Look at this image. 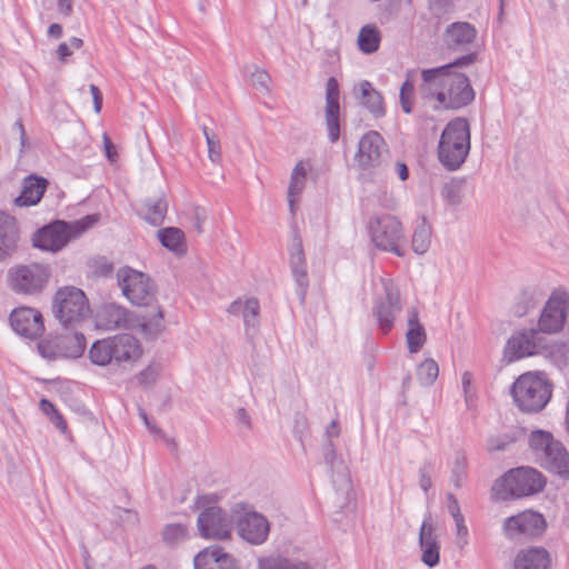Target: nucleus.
Returning a JSON list of instances; mask_svg holds the SVG:
<instances>
[{
	"instance_id": "obj_1",
	"label": "nucleus",
	"mask_w": 569,
	"mask_h": 569,
	"mask_svg": "<svg viewBox=\"0 0 569 569\" xmlns=\"http://www.w3.org/2000/svg\"><path fill=\"white\" fill-rule=\"evenodd\" d=\"M477 53L471 52L453 62L421 71L420 93L423 99L436 101L435 109H460L475 99L469 78L455 70L475 63Z\"/></svg>"
},
{
	"instance_id": "obj_2",
	"label": "nucleus",
	"mask_w": 569,
	"mask_h": 569,
	"mask_svg": "<svg viewBox=\"0 0 569 569\" xmlns=\"http://www.w3.org/2000/svg\"><path fill=\"white\" fill-rule=\"evenodd\" d=\"M470 151V127L465 118L451 120L441 133L438 157L448 170L459 169Z\"/></svg>"
},
{
	"instance_id": "obj_3",
	"label": "nucleus",
	"mask_w": 569,
	"mask_h": 569,
	"mask_svg": "<svg viewBox=\"0 0 569 569\" xmlns=\"http://www.w3.org/2000/svg\"><path fill=\"white\" fill-rule=\"evenodd\" d=\"M551 383L545 372L529 371L521 375L512 385L511 395L523 412L542 410L551 398Z\"/></svg>"
},
{
	"instance_id": "obj_4",
	"label": "nucleus",
	"mask_w": 569,
	"mask_h": 569,
	"mask_svg": "<svg viewBox=\"0 0 569 569\" xmlns=\"http://www.w3.org/2000/svg\"><path fill=\"white\" fill-rule=\"evenodd\" d=\"M543 476L531 467H519L496 480L492 492L498 500H509L536 495L543 490Z\"/></svg>"
},
{
	"instance_id": "obj_5",
	"label": "nucleus",
	"mask_w": 569,
	"mask_h": 569,
	"mask_svg": "<svg viewBox=\"0 0 569 569\" xmlns=\"http://www.w3.org/2000/svg\"><path fill=\"white\" fill-rule=\"evenodd\" d=\"M161 319V311L158 312L157 320L147 322L144 318L136 316L121 306L107 303L101 306L96 315V327L102 330H137L146 338H151L159 332Z\"/></svg>"
},
{
	"instance_id": "obj_6",
	"label": "nucleus",
	"mask_w": 569,
	"mask_h": 569,
	"mask_svg": "<svg viewBox=\"0 0 569 569\" xmlns=\"http://www.w3.org/2000/svg\"><path fill=\"white\" fill-rule=\"evenodd\" d=\"M97 221V214H89L73 222L57 221L43 227L34 233L32 238L33 246L44 251L58 252L64 248L71 239L80 237L89 228L94 226Z\"/></svg>"
},
{
	"instance_id": "obj_7",
	"label": "nucleus",
	"mask_w": 569,
	"mask_h": 569,
	"mask_svg": "<svg viewBox=\"0 0 569 569\" xmlns=\"http://www.w3.org/2000/svg\"><path fill=\"white\" fill-rule=\"evenodd\" d=\"M368 231L375 247L379 250L403 257L406 236L402 223L391 214L375 216L369 220Z\"/></svg>"
},
{
	"instance_id": "obj_8",
	"label": "nucleus",
	"mask_w": 569,
	"mask_h": 569,
	"mask_svg": "<svg viewBox=\"0 0 569 569\" xmlns=\"http://www.w3.org/2000/svg\"><path fill=\"white\" fill-rule=\"evenodd\" d=\"M322 457L331 473L335 486L333 506L338 508L339 512L352 508L353 489L349 470L343 460L338 456L331 440H327L323 445Z\"/></svg>"
},
{
	"instance_id": "obj_9",
	"label": "nucleus",
	"mask_w": 569,
	"mask_h": 569,
	"mask_svg": "<svg viewBox=\"0 0 569 569\" xmlns=\"http://www.w3.org/2000/svg\"><path fill=\"white\" fill-rule=\"evenodd\" d=\"M122 295L136 306H150L156 299V287L149 276L130 267L117 271Z\"/></svg>"
},
{
	"instance_id": "obj_10",
	"label": "nucleus",
	"mask_w": 569,
	"mask_h": 569,
	"mask_svg": "<svg viewBox=\"0 0 569 569\" xmlns=\"http://www.w3.org/2000/svg\"><path fill=\"white\" fill-rule=\"evenodd\" d=\"M50 269L42 263L17 264L9 269L8 281L17 293L36 295L44 288Z\"/></svg>"
},
{
	"instance_id": "obj_11",
	"label": "nucleus",
	"mask_w": 569,
	"mask_h": 569,
	"mask_svg": "<svg viewBox=\"0 0 569 569\" xmlns=\"http://www.w3.org/2000/svg\"><path fill=\"white\" fill-rule=\"evenodd\" d=\"M53 312L63 325L84 319L89 312V305L83 291L76 287L59 289L53 299Z\"/></svg>"
},
{
	"instance_id": "obj_12",
	"label": "nucleus",
	"mask_w": 569,
	"mask_h": 569,
	"mask_svg": "<svg viewBox=\"0 0 569 569\" xmlns=\"http://www.w3.org/2000/svg\"><path fill=\"white\" fill-rule=\"evenodd\" d=\"M568 310V291L562 288L553 290L541 310L538 331L548 335L560 332L567 322Z\"/></svg>"
},
{
	"instance_id": "obj_13",
	"label": "nucleus",
	"mask_w": 569,
	"mask_h": 569,
	"mask_svg": "<svg viewBox=\"0 0 569 569\" xmlns=\"http://www.w3.org/2000/svg\"><path fill=\"white\" fill-rule=\"evenodd\" d=\"M389 158L383 138L377 131L367 132L358 143L356 161L363 171L380 169Z\"/></svg>"
},
{
	"instance_id": "obj_14",
	"label": "nucleus",
	"mask_w": 569,
	"mask_h": 569,
	"mask_svg": "<svg viewBox=\"0 0 569 569\" xmlns=\"http://www.w3.org/2000/svg\"><path fill=\"white\" fill-rule=\"evenodd\" d=\"M197 525L203 538L227 540L231 537L232 521L220 507L211 506L201 511Z\"/></svg>"
},
{
	"instance_id": "obj_15",
	"label": "nucleus",
	"mask_w": 569,
	"mask_h": 569,
	"mask_svg": "<svg viewBox=\"0 0 569 569\" xmlns=\"http://www.w3.org/2000/svg\"><path fill=\"white\" fill-rule=\"evenodd\" d=\"M546 520L542 515L528 510L516 516L508 517L502 526L505 536L509 539L523 537H538L546 529Z\"/></svg>"
},
{
	"instance_id": "obj_16",
	"label": "nucleus",
	"mask_w": 569,
	"mask_h": 569,
	"mask_svg": "<svg viewBox=\"0 0 569 569\" xmlns=\"http://www.w3.org/2000/svg\"><path fill=\"white\" fill-rule=\"evenodd\" d=\"M239 536L250 545L263 543L270 531L268 519L254 510H244L237 519Z\"/></svg>"
},
{
	"instance_id": "obj_17",
	"label": "nucleus",
	"mask_w": 569,
	"mask_h": 569,
	"mask_svg": "<svg viewBox=\"0 0 569 569\" xmlns=\"http://www.w3.org/2000/svg\"><path fill=\"white\" fill-rule=\"evenodd\" d=\"M9 320L12 330L26 339L34 340L44 330L42 315L34 308H16L11 311Z\"/></svg>"
},
{
	"instance_id": "obj_18",
	"label": "nucleus",
	"mask_w": 569,
	"mask_h": 569,
	"mask_svg": "<svg viewBox=\"0 0 569 569\" xmlns=\"http://www.w3.org/2000/svg\"><path fill=\"white\" fill-rule=\"evenodd\" d=\"M385 297L379 299L373 313L383 332H389L395 323L396 315L401 310L399 290L390 280L382 281Z\"/></svg>"
},
{
	"instance_id": "obj_19",
	"label": "nucleus",
	"mask_w": 569,
	"mask_h": 569,
	"mask_svg": "<svg viewBox=\"0 0 569 569\" xmlns=\"http://www.w3.org/2000/svg\"><path fill=\"white\" fill-rule=\"evenodd\" d=\"M419 547L421 561L429 568L436 567L440 561V541L437 533V523L430 513L426 515L419 530Z\"/></svg>"
},
{
	"instance_id": "obj_20",
	"label": "nucleus",
	"mask_w": 569,
	"mask_h": 569,
	"mask_svg": "<svg viewBox=\"0 0 569 569\" xmlns=\"http://www.w3.org/2000/svg\"><path fill=\"white\" fill-rule=\"evenodd\" d=\"M289 262L293 279L297 283V296L300 303L303 305L309 287L306 258L302 247V240L298 233L292 238L289 249Z\"/></svg>"
},
{
	"instance_id": "obj_21",
	"label": "nucleus",
	"mask_w": 569,
	"mask_h": 569,
	"mask_svg": "<svg viewBox=\"0 0 569 569\" xmlns=\"http://www.w3.org/2000/svg\"><path fill=\"white\" fill-rule=\"evenodd\" d=\"M538 329H529L512 336L507 343L506 352L510 359H520L538 353L545 346Z\"/></svg>"
},
{
	"instance_id": "obj_22",
	"label": "nucleus",
	"mask_w": 569,
	"mask_h": 569,
	"mask_svg": "<svg viewBox=\"0 0 569 569\" xmlns=\"http://www.w3.org/2000/svg\"><path fill=\"white\" fill-rule=\"evenodd\" d=\"M194 569H240L238 560L220 546H210L196 555Z\"/></svg>"
},
{
	"instance_id": "obj_23",
	"label": "nucleus",
	"mask_w": 569,
	"mask_h": 569,
	"mask_svg": "<svg viewBox=\"0 0 569 569\" xmlns=\"http://www.w3.org/2000/svg\"><path fill=\"white\" fill-rule=\"evenodd\" d=\"M326 126L331 142H336L340 136L339 123V84L336 78L330 77L326 83Z\"/></svg>"
},
{
	"instance_id": "obj_24",
	"label": "nucleus",
	"mask_w": 569,
	"mask_h": 569,
	"mask_svg": "<svg viewBox=\"0 0 569 569\" xmlns=\"http://www.w3.org/2000/svg\"><path fill=\"white\" fill-rule=\"evenodd\" d=\"M476 28L465 21L450 23L442 36L445 46L452 51H467L477 38Z\"/></svg>"
},
{
	"instance_id": "obj_25",
	"label": "nucleus",
	"mask_w": 569,
	"mask_h": 569,
	"mask_svg": "<svg viewBox=\"0 0 569 569\" xmlns=\"http://www.w3.org/2000/svg\"><path fill=\"white\" fill-rule=\"evenodd\" d=\"M20 236L13 217L0 212V262L11 258L18 250Z\"/></svg>"
},
{
	"instance_id": "obj_26",
	"label": "nucleus",
	"mask_w": 569,
	"mask_h": 569,
	"mask_svg": "<svg viewBox=\"0 0 569 569\" xmlns=\"http://www.w3.org/2000/svg\"><path fill=\"white\" fill-rule=\"evenodd\" d=\"M352 93L359 104L366 108L375 118L386 114L382 94L368 80H362L353 87Z\"/></svg>"
},
{
	"instance_id": "obj_27",
	"label": "nucleus",
	"mask_w": 569,
	"mask_h": 569,
	"mask_svg": "<svg viewBox=\"0 0 569 569\" xmlns=\"http://www.w3.org/2000/svg\"><path fill=\"white\" fill-rule=\"evenodd\" d=\"M112 361L117 363L138 360L142 355L139 341L127 333L111 337Z\"/></svg>"
},
{
	"instance_id": "obj_28",
	"label": "nucleus",
	"mask_w": 569,
	"mask_h": 569,
	"mask_svg": "<svg viewBox=\"0 0 569 569\" xmlns=\"http://www.w3.org/2000/svg\"><path fill=\"white\" fill-rule=\"evenodd\" d=\"M551 563L549 552L542 547H531L520 550L515 558V569H549Z\"/></svg>"
},
{
	"instance_id": "obj_29",
	"label": "nucleus",
	"mask_w": 569,
	"mask_h": 569,
	"mask_svg": "<svg viewBox=\"0 0 569 569\" xmlns=\"http://www.w3.org/2000/svg\"><path fill=\"white\" fill-rule=\"evenodd\" d=\"M167 202L160 196L147 197L142 199L136 211L144 221L152 226H160L167 213Z\"/></svg>"
},
{
	"instance_id": "obj_30",
	"label": "nucleus",
	"mask_w": 569,
	"mask_h": 569,
	"mask_svg": "<svg viewBox=\"0 0 569 569\" xmlns=\"http://www.w3.org/2000/svg\"><path fill=\"white\" fill-rule=\"evenodd\" d=\"M529 446L540 463L549 451H553L558 456L561 453V442L545 430L532 431L529 437Z\"/></svg>"
},
{
	"instance_id": "obj_31",
	"label": "nucleus",
	"mask_w": 569,
	"mask_h": 569,
	"mask_svg": "<svg viewBox=\"0 0 569 569\" xmlns=\"http://www.w3.org/2000/svg\"><path fill=\"white\" fill-rule=\"evenodd\" d=\"M46 187L47 180L43 178L34 176L26 178L21 194L14 199V203L19 207L37 204L41 200Z\"/></svg>"
},
{
	"instance_id": "obj_32",
	"label": "nucleus",
	"mask_w": 569,
	"mask_h": 569,
	"mask_svg": "<svg viewBox=\"0 0 569 569\" xmlns=\"http://www.w3.org/2000/svg\"><path fill=\"white\" fill-rule=\"evenodd\" d=\"M408 330L406 332L407 347L410 353H417L427 341V333L419 321V315L416 307L409 310Z\"/></svg>"
},
{
	"instance_id": "obj_33",
	"label": "nucleus",
	"mask_w": 569,
	"mask_h": 569,
	"mask_svg": "<svg viewBox=\"0 0 569 569\" xmlns=\"http://www.w3.org/2000/svg\"><path fill=\"white\" fill-rule=\"evenodd\" d=\"M308 169V163L302 160L297 162L292 169L288 187V203L292 214L295 213V206L300 200V196L306 187Z\"/></svg>"
},
{
	"instance_id": "obj_34",
	"label": "nucleus",
	"mask_w": 569,
	"mask_h": 569,
	"mask_svg": "<svg viewBox=\"0 0 569 569\" xmlns=\"http://www.w3.org/2000/svg\"><path fill=\"white\" fill-rule=\"evenodd\" d=\"M546 291L541 286L530 284L525 287L515 306V312L518 317H523L533 310L545 298Z\"/></svg>"
},
{
	"instance_id": "obj_35",
	"label": "nucleus",
	"mask_w": 569,
	"mask_h": 569,
	"mask_svg": "<svg viewBox=\"0 0 569 569\" xmlns=\"http://www.w3.org/2000/svg\"><path fill=\"white\" fill-rule=\"evenodd\" d=\"M381 33L375 24L363 26L358 34V47L361 52L370 54L379 49Z\"/></svg>"
},
{
	"instance_id": "obj_36",
	"label": "nucleus",
	"mask_w": 569,
	"mask_h": 569,
	"mask_svg": "<svg viewBox=\"0 0 569 569\" xmlns=\"http://www.w3.org/2000/svg\"><path fill=\"white\" fill-rule=\"evenodd\" d=\"M541 466L561 477H569V455L563 445L561 443V453L559 456L553 451H549L547 457L543 458Z\"/></svg>"
},
{
	"instance_id": "obj_37",
	"label": "nucleus",
	"mask_w": 569,
	"mask_h": 569,
	"mask_svg": "<svg viewBox=\"0 0 569 569\" xmlns=\"http://www.w3.org/2000/svg\"><path fill=\"white\" fill-rule=\"evenodd\" d=\"M431 243V227L423 217L416 226L411 239V248L417 254H423L428 251Z\"/></svg>"
},
{
	"instance_id": "obj_38",
	"label": "nucleus",
	"mask_w": 569,
	"mask_h": 569,
	"mask_svg": "<svg viewBox=\"0 0 569 569\" xmlns=\"http://www.w3.org/2000/svg\"><path fill=\"white\" fill-rule=\"evenodd\" d=\"M62 357H80L86 349V339L82 333L73 332L61 336Z\"/></svg>"
},
{
	"instance_id": "obj_39",
	"label": "nucleus",
	"mask_w": 569,
	"mask_h": 569,
	"mask_svg": "<svg viewBox=\"0 0 569 569\" xmlns=\"http://www.w3.org/2000/svg\"><path fill=\"white\" fill-rule=\"evenodd\" d=\"M111 338L96 341L89 351L91 361L98 366L112 362Z\"/></svg>"
},
{
	"instance_id": "obj_40",
	"label": "nucleus",
	"mask_w": 569,
	"mask_h": 569,
	"mask_svg": "<svg viewBox=\"0 0 569 569\" xmlns=\"http://www.w3.org/2000/svg\"><path fill=\"white\" fill-rule=\"evenodd\" d=\"M38 351L49 360L62 357L61 336H46L38 342Z\"/></svg>"
},
{
	"instance_id": "obj_41",
	"label": "nucleus",
	"mask_w": 569,
	"mask_h": 569,
	"mask_svg": "<svg viewBox=\"0 0 569 569\" xmlns=\"http://www.w3.org/2000/svg\"><path fill=\"white\" fill-rule=\"evenodd\" d=\"M416 375L421 386L430 387L439 376L438 363L433 359L428 358L417 367Z\"/></svg>"
},
{
	"instance_id": "obj_42",
	"label": "nucleus",
	"mask_w": 569,
	"mask_h": 569,
	"mask_svg": "<svg viewBox=\"0 0 569 569\" xmlns=\"http://www.w3.org/2000/svg\"><path fill=\"white\" fill-rule=\"evenodd\" d=\"M259 310L260 306L258 299L248 298L244 300L242 318L247 333L251 330L256 331L259 325Z\"/></svg>"
},
{
	"instance_id": "obj_43",
	"label": "nucleus",
	"mask_w": 569,
	"mask_h": 569,
	"mask_svg": "<svg viewBox=\"0 0 569 569\" xmlns=\"http://www.w3.org/2000/svg\"><path fill=\"white\" fill-rule=\"evenodd\" d=\"M465 180H451L442 188V197L450 206H458L462 201V187Z\"/></svg>"
},
{
	"instance_id": "obj_44",
	"label": "nucleus",
	"mask_w": 569,
	"mask_h": 569,
	"mask_svg": "<svg viewBox=\"0 0 569 569\" xmlns=\"http://www.w3.org/2000/svg\"><path fill=\"white\" fill-rule=\"evenodd\" d=\"M202 131L206 137L209 160L214 164H220L222 160V154L219 138L214 133H209L207 127H203Z\"/></svg>"
},
{
	"instance_id": "obj_45",
	"label": "nucleus",
	"mask_w": 569,
	"mask_h": 569,
	"mask_svg": "<svg viewBox=\"0 0 569 569\" xmlns=\"http://www.w3.org/2000/svg\"><path fill=\"white\" fill-rule=\"evenodd\" d=\"M261 569H312L308 563L302 561H292L286 558H276L267 560Z\"/></svg>"
},
{
	"instance_id": "obj_46",
	"label": "nucleus",
	"mask_w": 569,
	"mask_h": 569,
	"mask_svg": "<svg viewBox=\"0 0 569 569\" xmlns=\"http://www.w3.org/2000/svg\"><path fill=\"white\" fill-rule=\"evenodd\" d=\"M157 238L164 248L173 252L178 251V228L168 227L159 229Z\"/></svg>"
},
{
	"instance_id": "obj_47",
	"label": "nucleus",
	"mask_w": 569,
	"mask_h": 569,
	"mask_svg": "<svg viewBox=\"0 0 569 569\" xmlns=\"http://www.w3.org/2000/svg\"><path fill=\"white\" fill-rule=\"evenodd\" d=\"M184 217L190 220L197 233L200 234L203 232L202 223L207 219V211L204 208L200 206H191L190 208H186Z\"/></svg>"
},
{
	"instance_id": "obj_48",
	"label": "nucleus",
	"mask_w": 569,
	"mask_h": 569,
	"mask_svg": "<svg viewBox=\"0 0 569 569\" xmlns=\"http://www.w3.org/2000/svg\"><path fill=\"white\" fill-rule=\"evenodd\" d=\"M472 375L469 371H465L461 377L462 391L465 397V403L467 409H476V392L472 389Z\"/></svg>"
},
{
	"instance_id": "obj_49",
	"label": "nucleus",
	"mask_w": 569,
	"mask_h": 569,
	"mask_svg": "<svg viewBox=\"0 0 569 569\" xmlns=\"http://www.w3.org/2000/svg\"><path fill=\"white\" fill-rule=\"evenodd\" d=\"M467 460L463 453H457L452 467V482L459 488L467 475Z\"/></svg>"
},
{
	"instance_id": "obj_50",
	"label": "nucleus",
	"mask_w": 569,
	"mask_h": 569,
	"mask_svg": "<svg viewBox=\"0 0 569 569\" xmlns=\"http://www.w3.org/2000/svg\"><path fill=\"white\" fill-rule=\"evenodd\" d=\"M139 417L142 419L143 423L146 425V427L150 430L151 433H153L156 437L162 439L168 447H170L172 450L176 449V441L173 438H167L162 430L157 428L152 422L151 420L149 419L148 415L146 413V411L143 409H139Z\"/></svg>"
},
{
	"instance_id": "obj_51",
	"label": "nucleus",
	"mask_w": 569,
	"mask_h": 569,
	"mask_svg": "<svg viewBox=\"0 0 569 569\" xmlns=\"http://www.w3.org/2000/svg\"><path fill=\"white\" fill-rule=\"evenodd\" d=\"M112 515L116 521L120 525H137L138 523V515L131 509H124L121 507H114L112 510Z\"/></svg>"
},
{
	"instance_id": "obj_52",
	"label": "nucleus",
	"mask_w": 569,
	"mask_h": 569,
	"mask_svg": "<svg viewBox=\"0 0 569 569\" xmlns=\"http://www.w3.org/2000/svg\"><path fill=\"white\" fill-rule=\"evenodd\" d=\"M431 472L432 466L430 463H425L419 469V486L425 492H427L432 486Z\"/></svg>"
},
{
	"instance_id": "obj_53",
	"label": "nucleus",
	"mask_w": 569,
	"mask_h": 569,
	"mask_svg": "<svg viewBox=\"0 0 569 569\" xmlns=\"http://www.w3.org/2000/svg\"><path fill=\"white\" fill-rule=\"evenodd\" d=\"M456 523V533L458 537L457 545L462 549L468 543V528L465 523V518L453 519Z\"/></svg>"
},
{
	"instance_id": "obj_54",
	"label": "nucleus",
	"mask_w": 569,
	"mask_h": 569,
	"mask_svg": "<svg viewBox=\"0 0 569 569\" xmlns=\"http://www.w3.org/2000/svg\"><path fill=\"white\" fill-rule=\"evenodd\" d=\"M162 539L169 546H176L178 541V525H167L162 530Z\"/></svg>"
},
{
	"instance_id": "obj_55",
	"label": "nucleus",
	"mask_w": 569,
	"mask_h": 569,
	"mask_svg": "<svg viewBox=\"0 0 569 569\" xmlns=\"http://www.w3.org/2000/svg\"><path fill=\"white\" fill-rule=\"evenodd\" d=\"M251 81L254 86H258L264 90H268V83L270 81V77L267 73V71H264L262 69H257L251 74Z\"/></svg>"
},
{
	"instance_id": "obj_56",
	"label": "nucleus",
	"mask_w": 569,
	"mask_h": 569,
	"mask_svg": "<svg viewBox=\"0 0 569 569\" xmlns=\"http://www.w3.org/2000/svg\"><path fill=\"white\" fill-rule=\"evenodd\" d=\"M102 142H103V148H104L107 159L111 163H114L117 161L118 153H117L114 144L112 143L111 139L109 138V136L106 132L102 134Z\"/></svg>"
},
{
	"instance_id": "obj_57",
	"label": "nucleus",
	"mask_w": 569,
	"mask_h": 569,
	"mask_svg": "<svg viewBox=\"0 0 569 569\" xmlns=\"http://www.w3.org/2000/svg\"><path fill=\"white\" fill-rule=\"evenodd\" d=\"M447 501H448V505H447L448 511L452 516L453 519L463 517V515L460 511L459 502L452 493H447Z\"/></svg>"
},
{
	"instance_id": "obj_58",
	"label": "nucleus",
	"mask_w": 569,
	"mask_h": 569,
	"mask_svg": "<svg viewBox=\"0 0 569 569\" xmlns=\"http://www.w3.org/2000/svg\"><path fill=\"white\" fill-rule=\"evenodd\" d=\"M234 417L239 426L243 427L247 430L251 428V418L244 408L237 409Z\"/></svg>"
},
{
	"instance_id": "obj_59",
	"label": "nucleus",
	"mask_w": 569,
	"mask_h": 569,
	"mask_svg": "<svg viewBox=\"0 0 569 569\" xmlns=\"http://www.w3.org/2000/svg\"><path fill=\"white\" fill-rule=\"evenodd\" d=\"M89 90L92 94L94 112L100 113L102 107V94L96 84H90Z\"/></svg>"
},
{
	"instance_id": "obj_60",
	"label": "nucleus",
	"mask_w": 569,
	"mask_h": 569,
	"mask_svg": "<svg viewBox=\"0 0 569 569\" xmlns=\"http://www.w3.org/2000/svg\"><path fill=\"white\" fill-rule=\"evenodd\" d=\"M156 380V371L149 367L144 369L138 377L140 385H150Z\"/></svg>"
},
{
	"instance_id": "obj_61",
	"label": "nucleus",
	"mask_w": 569,
	"mask_h": 569,
	"mask_svg": "<svg viewBox=\"0 0 569 569\" xmlns=\"http://www.w3.org/2000/svg\"><path fill=\"white\" fill-rule=\"evenodd\" d=\"M74 0H58L57 7L58 11L64 16L69 17L72 13V4Z\"/></svg>"
},
{
	"instance_id": "obj_62",
	"label": "nucleus",
	"mask_w": 569,
	"mask_h": 569,
	"mask_svg": "<svg viewBox=\"0 0 569 569\" xmlns=\"http://www.w3.org/2000/svg\"><path fill=\"white\" fill-rule=\"evenodd\" d=\"M40 409L49 418H51L56 413H58V410L56 409V407L49 400H47V399H41V401H40Z\"/></svg>"
},
{
	"instance_id": "obj_63",
	"label": "nucleus",
	"mask_w": 569,
	"mask_h": 569,
	"mask_svg": "<svg viewBox=\"0 0 569 569\" xmlns=\"http://www.w3.org/2000/svg\"><path fill=\"white\" fill-rule=\"evenodd\" d=\"M429 6L432 10L442 12L450 7V0H429Z\"/></svg>"
},
{
	"instance_id": "obj_64",
	"label": "nucleus",
	"mask_w": 569,
	"mask_h": 569,
	"mask_svg": "<svg viewBox=\"0 0 569 569\" xmlns=\"http://www.w3.org/2000/svg\"><path fill=\"white\" fill-rule=\"evenodd\" d=\"M395 170L397 174L399 176L401 181H405L409 177V170L405 162L397 161L395 164Z\"/></svg>"
}]
</instances>
